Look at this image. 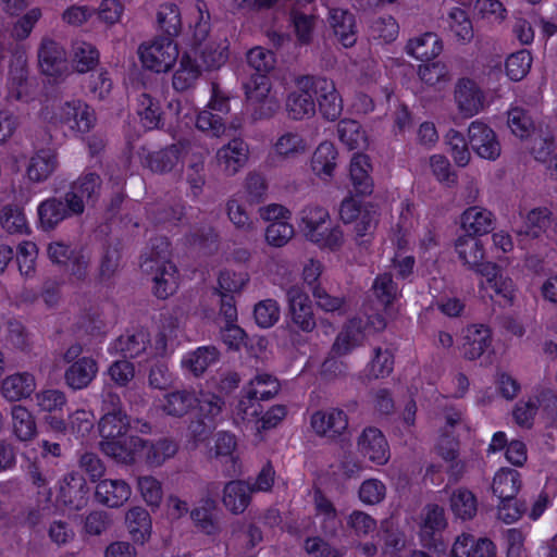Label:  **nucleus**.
<instances>
[{
  "label": "nucleus",
  "instance_id": "nucleus-1",
  "mask_svg": "<svg viewBox=\"0 0 557 557\" xmlns=\"http://www.w3.org/2000/svg\"><path fill=\"white\" fill-rule=\"evenodd\" d=\"M170 243L166 237L150 240L149 251L143 256L141 271L151 276L153 293L160 299L173 295L178 287L177 269L170 261Z\"/></svg>",
  "mask_w": 557,
  "mask_h": 557
},
{
  "label": "nucleus",
  "instance_id": "nucleus-2",
  "mask_svg": "<svg viewBox=\"0 0 557 557\" xmlns=\"http://www.w3.org/2000/svg\"><path fill=\"white\" fill-rule=\"evenodd\" d=\"M245 95L255 120L270 119L280 109V101L271 94V83L267 75H252L245 84Z\"/></svg>",
  "mask_w": 557,
  "mask_h": 557
},
{
  "label": "nucleus",
  "instance_id": "nucleus-3",
  "mask_svg": "<svg viewBox=\"0 0 557 557\" xmlns=\"http://www.w3.org/2000/svg\"><path fill=\"white\" fill-rule=\"evenodd\" d=\"M52 123L73 133H88L96 123L95 110L81 99L64 101L52 116Z\"/></svg>",
  "mask_w": 557,
  "mask_h": 557
},
{
  "label": "nucleus",
  "instance_id": "nucleus-4",
  "mask_svg": "<svg viewBox=\"0 0 557 557\" xmlns=\"http://www.w3.org/2000/svg\"><path fill=\"white\" fill-rule=\"evenodd\" d=\"M138 54L143 66L156 73L168 72L178 58V48L170 37H159L151 42L141 44Z\"/></svg>",
  "mask_w": 557,
  "mask_h": 557
},
{
  "label": "nucleus",
  "instance_id": "nucleus-5",
  "mask_svg": "<svg viewBox=\"0 0 557 557\" xmlns=\"http://www.w3.org/2000/svg\"><path fill=\"white\" fill-rule=\"evenodd\" d=\"M102 411L103 416L99 422L102 441H114L125 435L131 423L127 414L121 409V399L117 394H104Z\"/></svg>",
  "mask_w": 557,
  "mask_h": 557
},
{
  "label": "nucleus",
  "instance_id": "nucleus-6",
  "mask_svg": "<svg viewBox=\"0 0 557 557\" xmlns=\"http://www.w3.org/2000/svg\"><path fill=\"white\" fill-rule=\"evenodd\" d=\"M313 84V76L310 75L296 79V89L289 92L286 99V111L290 119L298 121L314 115Z\"/></svg>",
  "mask_w": 557,
  "mask_h": 557
},
{
  "label": "nucleus",
  "instance_id": "nucleus-7",
  "mask_svg": "<svg viewBox=\"0 0 557 557\" xmlns=\"http://www.w3.org/2000/svg\"><path fill=\"white\" fill-rule=\"evenodd\" d=\"M310 425L318 436L335 441L347 430L348 417L339 408L317 410L310 417Z\"/></svg>",
  "mask_w": 557,
  "mask_h": 557
},
{
  "label": "nucleus",
  "instance_id": "nucleus-8",
  "mask_svg": "<svg viewBox=\"0 0 557 557\" xmlns=\"http://www.w3.org/2000/svg\"><path fill=\"white\" fill-rule=\"evenodd\" d=\"M101 177L95 172H85L75 180L66 193V199L75 214H82L85 202L96 200L100 195Z\"/></svg>",
  "mask_w": 557,
  "mask_h": 557
},
{
  "label": "nucleus",
  "instance_id": "nucleus-9",
  "mask_svg": "<svg viewBox=\"0 0 557 557\" xmlns=\"http://www.w3.org/2000/svg\"><path fill=\"white\" fill-rule=\"evenodd\" d=\"M484 94L471 78H459L454 88V101L458 112L463 117H472L484 107Z\"/></svg>",
  "mask_w": 557,
  "mask_h": 557
},
{
  "label": "nucleus",
  "instance_id": "nucleus-10",
  "mask_svg": "<svg viewBox=\"0 0 557 557\" xmlns=\"http://www.w3.org/2000/svg\"><path fill=\"white\" fill-rule=\"evenodd\" d=\"M249 152L248 144L243 138L236 137L218 149L216 163L224 174L233 176L246 165Z\"/></svg>",
  "mask_w": 557,
  "mask_h": 557
},
{
  "label": "nucleus",
  "instance_id": "nucleus-11",
  "mask_svg": "<svg viewBox=\"0 0 557 557\" xmlns=\"http://www.w3.org/2000/svg\"><path fill=\"white\" fill-rule=\"evenodd\" d=\"M87 493L84 475L77 471H71L60 481L57 499L71 510H79L87 504Z\"/></svg>",
  "mask_w": 557,
  "mask_h": 557
},
{
  "label": "nucleus",
  "instance_id": "nucleus-12",
  "mask_svg": "<svg viewBox=\"0 0 557 557\" xmlns=\"http://www.w3.org/2000/svg\"><path fill=\"white\" fill-rule=\"evenodd\" d=\"M313 94L322 115L330 121L339 117L343 111V100L332 79L313 76Z\"/></svg>",
  "mask_w": 557,
  "mask_h": 557
},
{
  "label": "nucleus",
  "instance_id": "nucleus-13",
  "mask_svg": "<svg viewBox=\"0 0 557 557\" xmlns=\"http://www.w3.org/2000/svg\"><path fill=\"white\" fill-rule=\"evenodd\" d=\"M286 296L293 323L304 332L313 331L317 323L309 296L298 286H292Z\"/></svg>",
  "mask_w": 557,
  "mask_h": 557
},
{
  "label": "nucleus",
  "instance_id": "nucleus-14",
  "mask_svg": "<svg viewBox=\"0 0 557 557\" xmlns=\"http://www.w3.org/2000/svg\"><path fill=\"white\" fill-rule=\"evenodd\" d=\"M469 143L475 153L487 160H496L500 156V145L494 131L480 121H473L468 128Z\"/></svg>",
  "mask_w": 557,
  "mask_h": 557
},
{
  "label": "nucleus",
  "instance_id": "nucleus-15",
  "mask_svg": "<svg viewBox=\"0 0 557 557\" xmlns=\"http://www.w3.org/2000/svg\"><path fill=\"white\" fill-rule=\"evenodd\" d=\"M40 71L51 77L61 76L66 70V52L64 48L50 37H44L38 47Z\"/></svg>",
  "mask_w": 557,
  "mask_h": 557
},
{
  "label": "nucleus",
  "instance_id": "nucleus-16",
  "mask_svg": "<svg viewBox=\"0 0 557 557\" xmlns=\"http://www.w3.org/2000/svg\"><path fill=\"white\" fill-rule=\"evenodd\" d=\"M146 447V441L138 436H126L114 441H101L100 448L109 457L124 465H132Z\"/></svg>",
  "mask_w": 557,
  "mask_h": 557
},
{
  "label": "nucleus",
  "instance_id": "nucleus-17",
  "mask_svg": "<svg viewBox=\"0 0 557 557\" xmlns=\"http://www.w3.org/2000/svg\"><path fill=\"white\" fill-rule=\"evenodd\" d=\"M36 388V377L28 371L14 372L0 381V395L10 403L29 398Z\"/></svg>",
  "mask_w": 557,
  "mask_h": 557
},
{
  "label": "nucleus",
  "instance_id": "nucleus-18",
  "mask_svg": "<svg viewBox=\"0 0 557 557\" xmlns=\"http://www.w3.org/2000/svg\"><path fill=\"white\" fill-rule=\"evenodd\" d=\"M480 274L485 277V281L481 282V288L492 290L494 293L490 294L492 299L497 296L504 300L505 305L513 302L516 297L515 284L511 278L499 272L496 263L487 262L480 269Z\"/></svg>",
  "mask_w": 557,
  "mask_h": 557
},
{
  "label": "nucleus",
  "instance_id": "nucleus-19",
  "mask_svg": "<svg viewBox=\"0 0 557 557\" xmlns=\"http://www.w3.org/2000/svg\"><path fill=\"white\" fill-rule=\"evenodd\" d=\"M358 450L370 461L385 465L389 459V447L384 434L376 428H366L358 438Z\"/></svg>",
  "mask_w": 557,
  "mask_h": 557
},
{
  "label": "nucleus",
  "instance_id": "nucleus-20",
  "mask_svg": "<svg viewBox=\"0 0 557 557\" xmlns=\"http://www.w3.org/2000/svg\"><path fill=\"white\" fill-rule=\"evenodd\" d=\"M190 519L195 528L206 535L218 536L222 531L216 503L210 496L202 497L190 510Z\"/></svg>",
  "mask_w": 557,
  "mask_h": 557
},
{
  "label": "nucleus",
  "instance_id": "nucleus-21",
  "mask_svg": "<svg viewBox=\"0 0 557 557\" xmlns=\"http://www.w3.org/2000/svg\"><path fill=\"white\" fill-rule=\"evenodd\" d=\"M187 157V165L185 169V180L189 186L193 197L197 198L201 195L206 185L205 161L207 151L196 143H193Z\"/></svg>",
  "mask_w": 557,
  "mask_h": 557
},
{
  "label": "nucleus",
  "instance_id": "nucleus-22",
  "mask_svg": "<svg viewBox=\"0 0 557 557\" xmlns=\"http://www.w3.org/2000/svg\"><path fill=\"white\" fill-rule=\"evenodd\" d=\"M193 143L188 139L180 140L176 144L150 153L148 157L149 168L158 173L171 172L178 164L181 158L189 153Z\"/></svg>",
  "mask_w": 557,
  "mask_h": 557
},
{
  "label": "nucleus",
  "instance_id": "nucleus-23",
  "mask_svg": "<svg viewBox=\"0 0 557 557\" xmlns=\"http://www.w3.org/2000/svg\"><path fill=\"white\" fill-rule=\"evenodd\" d=\"M132 488L129 484L122 479H104L98 482L95 491L96 499L109 507L120 508L131 497Z\"/></svg>",
  "mask_w": 557,
  "mask_h": 557
},
{
  "label": "nucleus",
  "instance_id": "nucleus-24",
  "mask_svg": "<svg viewBox=\"0 0 557 557\" xmlns=\"http://www.w3.org/2000/svg\"><path fill=\"white\" fill-rule=\"evenodd\" d=\"M76 215L70 206V201L64 196V200L61 198H49L40 202L38 206V216L40 225L44 230H53L60 222Z\"/></svg>",
  "mask_w": 557,
  "mask_h": 557
},
{
  "label": "nucleus",
  "instance_id": "nucleus-25",
  "mask_svg": "<svg viewBox=\"0 0 557 557\" xmlns=\"http://www.w3.org/2000/svg\"><path fill=\"white\" fill-rule=\"evenodd\" d=\"M150 343L149 333L146 330H136L117 337L109 346V352L121 355L124 358H136L146 351Z\"/></svg>",
  "mask_w": 557,
  "mask_h": 557
},
{
  "label": "nucleus",
  "instance_id": "nucleus-26",
  "mask_svg": "<svg viewBox=\"0 0 557 557\" xmlns=\"http://www.w3.org/2000/svg\"><path fill=\"white\" fill-rule=\"evenodd\" d=\"M555 225L556 220L548 208H534L527 213L518 235L539 238L547 234Z\"/></svg>",
  "mask_w": 557,
  "mask_h": 557
},
{
  "label": "nucleus",
  "instance_id": "nucleus-27",
  "mask_svg": "<svg viewBox=\"0 0 557 557\" xmlns=\"http://www.w3.org/2000/svg\"><path fill=\"white\" fill-rule=\"evenodd\" d=\"M252 490L247 481H230L223 488L222 503L233 515L243 513L251 502Z\"/></svg>",
  "mask_w": 557,
  "mask_h": 557
},
{
  "label": "nucleus",
  "instance_id": "nucleus-28",
  "mask_svg": "<svg viewBox=\"0 0 557 557\" xmlns=\"http://www.w3.org/2000/svg\"><path fill=\"white\" fill-rule=\"evenodd\" d=\"M364 329L362 319H350L337 335L332 346V352L336 356H344L360 346L364 339Z\"/></svg>",
  "mask_w": 557,
  "mask_h": 557
},
{
  "label": "nucleus",
  "instance_id": "nucleus-29",
  "mask_svg": "<svg viewBox=\"0 0 557 557\" xmlns=\"http://www.w3.org/2000/svg\"><path fill=\"white\" fill-rule=\"evenodd\" d=\"M494 215L482 207H470L461 215V227L469 236H482L494 228Z\"/></svg>",
  "mask_w": 557,
  "mask_h": 557
},
{
  "label": "nucleus",
  "instance_id": "nucleus-30",
  "mask_svg": "<svg viewBox=\"0 0 557 557\" xmlns=\"http://www.w3.org/2000/svg\"><path fill=\"white\" fill-rule=\"evenodd\" d=\"M495 546L488 539L475 540L470 534H461L451 548V557H494Z\"/></svg>",
  "mask_w": 557,
  "mask_h": 557
},
{
  "label": "nucleus",
  "instance_id": "nucleus-31",
  "mask_svg": "<svg viewBox=\"0 0 557 557\" xmlns=\"http://www.w3.org/2000/svg\"><path fill=\"white\" fill-rule=\"evenodd\" d=\"M463 339L462 351L465 358L475 360L490 347L492 342L491 331L483 324H473L466 329Z\"/></svg>",
  "mask_w": 557,
  "mask_h": 557
},
{
  "label": "nucleus",
  "instance_id": "nucleus-32",
  "mask_svg": "<svg viewBox=\"0 0 557 557\" xmlns=\"http://www.w3.org/2000/svg\"><path fill=\"white\" fill-rule=\"evenodd\" d=\"M97 372L98 366L96 360L90 357H82L66 369L64 379L71 388L82 389L91 383Z\"/></svg>",
  "mask_w": 557,
  "mask_h": 557
},
{
  "label": "nucleus",
  "instance_id": "nucleus-33",
  "mask_svg": "<svg viewBox=\"0 0 557 557\" xmlns=\"http://www.w3.org/2000/svg\"><path fill=\"white\" fill-rule=\"evenodd\" d=\"M58 168L55 151L40 149L30 159L26 169L29 181L41 183L47 181Z\"/></svg>",
  "mask_w": 557,
  "mask_h": 557
},
{
  "label": "nucleus",
  "instance_id": "nucleus-34",
  "mask_svg": "<svg viewBox=\"0 0 557 557\" xmlns=\"http://www.w3.org/2000/svg\"><path fill=\"white\" fill-rule=\"evenodd\" d=\"M372 165L367 154L355 153L350 160L349 174L356 194L366 196L373 190V180L370 176Z\"/></svg>",
  "mask_w": 557,
  "mask_h": 557
},
{
  "label": "nucleus",
  "instance_id": "nucleus-35",
  "mask_svg": "<svg viewBox=\"0 0 557 557\" xmlns=\"http://www.w3.org/2000/svg\"><path fill=\"white\" fill-rule=\"evenodd\" d=\"M459 259L480 274V269L487 262H483L484 247L481 240L473 236L463 235L458 237L455 244Z\"/></svg>",
  "mask_w": 557,
  "mask_h": 557
},
{
  "label": "nucleus",
  "instance_id": "nucleus-36",
  "mask_svg": "<svg viewBox=\"0 0 557 557\" xmlns=\"http://www.w3.org/2000/svg\"><path fill=\"white\" fill-rule=\"evenodd\" d=\"M329 22L335 36L344 47H351L356 42V23L352 13L338 8L332 9Z\"/></svg>",
  "mask_w": 557,
  "mask_h": 557
},
{
  "label": "nucleus",
  "instance_id": "nucleus-37",
  "mask_svg": "<svg viewBox=\"0 0 557 557\" xmlns=\"http://www.w3.org/2000/svg\"><path fill=\"white\" fill-rule=\"evenodd\" d=\"M443 50V44L440 37L434 33H425L411 38L407 46L406 52L421 61H429L437 57Z\"/></svg>",
  "mask_w": 557,
  "mask_h": 557
},
{
  "label": "nucleus",
  "instance_id": "nucleus-38",
  "mask_svg": "<svg viewBox=\"0 0 557 557\" xmlns=\"http://www.w3.org/2000/svg\"><path fill=\"white\" fill-rule=\"evenodd\" d=\"M520 487L521 475L517 470L502 468L495 473L492 490L499 499L512 500Z\"/></svg>",
  "mask_w": 557,
  "mask_h": 557
},
{
  "label": "nucleus",
  "instance_id": "nucleus-39",
  "mask_svg": "<svg viewBox=\"0 0 557 557\" xmlns=\"http://www.w3.org/2000/svg\"><path fill=\"white\" fill-rule=\"evenodd\" d=\"M197 396L190 391H175L164 395L159 407L168 416L183 417L196 406Z\"/></svg>",
  "mask_w": 557,
  "mask_h": 557
},
{
  "label": "nucleus",
  "instance_id": "nucleus-40",
  "mask_svg": "<svg viewBox=\"0 0 557 557\" xmlns=\"http://www.w3.org/2000/svg\"><path fill=\"white\" fill-rule=\"evenodd\" d=\"M11 425L14 436L21 442L32 441L37 434L35 418L25 406H12Z\"/></svg>",
  "mask_w": 557,
  "mask_h": 557
},
{
  "label": "nucleus",
  "instance_id": "nucleus-41",
  "mask_svg": "<svg viewBox=\"0 0 557 557\" xmlns=\"http://www.w3.org/2000/svg\"><path fill=\"white\" fill-rule=\"evenodd\" d=\"M330 215L325 208L310 205L300 211L299 227L308 240L317 238L318 233L324 230Z\"/></svg>",
  "mask_w": 557,
  "mask_h": 557
},
{
  "label": "nucleus",
  "instance_id": "nucleus-42",
  "mask_svg": "<svg viewBox=\"0 0 557 557\" xmlns=\"http://www.w3.org/2000/svg\"><path fill=\"white\" fill-rule=\"evenodd\" d=\"M313 505L317 517H322V532L325 535L334 536L339 525L337 510L334 504L320 490H318L313 495Z\"/></svg>",
  "mask_w": 557,
  "mask_h": 557
},
{
  "label": "nucleus",
  "instance_id": "nucleus-43",
  "mask_svg": "<svg viewBox=\"0 0 557 557\" xmlns=\"http://www.w3.org/2000/svg\"><path fill=\"white\" fill-rule=\"evenodd\" d=\"M125 522L132 539L144 544L151 533V518L149 512L140 506L132 507L125 516Z\"/></svg>",
  "mask_w": 557,
  "mask_h": 557
},
{
  "label": "nucleus",
  "instance_id": "nucleus-44",
  "mask_svg": "<svg viewBox=\"0 0 557 557\" xmlns=\"http://www.w3.org/2000/svg\"><path fill=\"white\" fill-rule=\"evenodd\" d=\"M337 150L330 141L321 143L315 149L311 168L320 177H331L336 168Z\"/></svg>",
  "mask_w": 557,
  "mask_h": 557
},
{
  "label": "nucleus",
  "instance_id": "nucleus-45",
  "mask_svg": "<svg viewBox=\"0 0 557 557\" xmlns=\"http://www.w3.org/2000/svg\"><path fill=\"white\" fill-rule=\"evenodd\" d=\"M178 319L172 313H163L160 319L159 332L154 339L158 355H165L174 345L178 334Z\"/></svg>",
  "mask_w": 557,
  "mask_h": 557
},
{
  "label": "nucleus",
  "instance_id": "nucleus-46",
  "mask_svg": "<svg viewBox=\"0 0 557 557\" xmlns=\"http://www.w3.org/2000/svg\"><path fill=\"white\" fill-rule=\"evenodd\" d=\"M219 358V351L213 346H203L195 351L187 354L182 363L196 376L202 374L211 364L215 363Z\"/></svg>",
  "mask_w": 557,
  "mask_h": 557
},
{
  "label": "nucleus",
  "instance_id": "nucleus-47",
  "mask_svg": "<svg viewBox=\"0 0 557 557\" xmlns=\"http://www.w3.org/2000/svg\"><path fill=\"white\" fill-rule=\"evenodd\" d=\"M200 67L189 55L184 54L180 61V67L175 71L172 85L177 91L191 88L200 76Z\"/></svg>",
  "mask_w": 557,
  "mask_h": 557
},
{
  "label": "nucleus",
  "instance_id": "nucleus-48",
  "mask_svg": "<svg viewBox=\"0 0 557 557\" xmlns=\"http://www.w3.org/2000/svg\"><path fill=\"white\" fill-rule=\"evenodd\" d=\"M199 414L203 419L205 428L211 430L222 417L224 401L221 397L211 393H202L197 397Z\"/></svg>",
  "mask_w": 557,
  "mask_h": 557
},
{
  "label": "nucleus",
  "instance_id": "nucleus-49",
  "mask_svg": "<svg viewBox=\"0 0 557 557\" xmlns=\"http://www.w3.org/2000/svg\"><path fill=\"white\" fill-rule=\"evenodd\" d=\"M339 140L350 150L361 149L367 146V135L359 122L345 119L337 124Z\"/></svg>",
  "mask_w": 557,
  "mask_h": 557
},
{
  "label": "nucleus",
  "instance_id": "nucleus-50",
  "mask_svg": "<svg viewBox=\"0 0 557 557\" xmlns=\"http://www.w3.org/2000/svg\"><path fill=\"white\" fill-rule=\"evenodd\" d=\"M244 389L257 401L269 400L278 393L280 383L277 379L271 374L259 373L250 380L249 384Z\"/></svg>",
  "mask_w": 557,
  "mask_h": 557
},
{
  "label": "nucleus",
  "instance_id": "nucleus-51",
  "mask_svg": "<svg viewBox=\"0 0 557 557\" xmlns=\"http://www.w3.org/2000/svg\"><path fill=\"white\" fill-rule=\"evenodd\" d=\"M307 145L302 136L296 132H285L273 145L275 154L283 159H293L304 153Z\"/></svg>",
  "mask_w": 557,
  "mask_h": 557
},
{
  "label": "nucleus",
  "instance_id": "nucleus-52",
  "mask_svg": "<svg viewBox=\"0 0 557 557\" xmlns=\"http://www.w3.org/2000/svg\"><path fill=\"white\" fill-rule=\"evenodd\" d=\"M137 114L145 129H154L161 125L159 102L150 95L143 92L137 99Z\"/></svg>",
  "mask_w": 557,
  "mask_h": 557
},
{
  "label": "nucleus",
  "instance_id": "nucleus-53",
  "mask_svg": "<svg viewBox=\"0 0 557 557\" xmlns=\"http://www.w3.org/2000/svg\"><path fill=\"white\" fill-rule=\"evenodd\" d=\"M450 508L457 518L462 520L472 519L478 509L476 498L471 491L458 488L450 497Z\"/></svg>",
  "mask_w": 557,
  "mask_h": 557
},
{
  "label": "nucleus",
  "instance_id": "nucleus-54",
  "mask_svg": "<svg viewBox=\"0 0 557 557\" xmlns=\"http://www.w3.org/2000/svg\"><path fill=\"white\" fill-rule=\"evenodd\" d=\"M146 461L150 466L159 467L166 459L172 458L178 449L177 444L169 438H161L154 443L146 442Z\"/></svg>",
  "mask_w": 557,
  "mask_h": 557
},
{
  "label": "nucleus",
  "instance_id": "nucleus-55",
  "mask_svg": "<svg viewBox=\"0 0 557 557\" xmlns=\"http://www.w3.org/2000/svg\"><path fill=\"white\" fill-rule=\"evenodd\" d=\"M74 66L79 73H87L94 70L99 63L98 49L86 41H78L74 45Z\"/></svg>",
  "mask_w": 557,
  "mask_h": 557
},
{
  "label": "nucleus",
  "instance_id": "nucleus-56",
  "mask_svg": "<svg viewBox=\"0 0 557 557\" xmlns=\"http://www.w3.org/2000/svg\"><path fill=\"white\" fill-rule=\"evenodd\" d=\"M244 395L233 410V420L236 424L257 423L261 413L260 404L244 389Z\"/></svg>",
  "mask_w": 557,
  "mask_h": 557
},
{
  "label": "nucleus",
  "instance_id": "nucleus-57",
  "mask_svg": "<svg viewBox=\"0 0 557 557\" xmlns=\"http://www.w3.org/2000/svg\"><path fill=\"white\" fill-rule=\"evenodd\" d=\"M0 223L9 234H24L28 231L26 216L17 206H4L0 213Z\"/></svg>",
  "mask_w": 557,
  "mask_h": 557
},
{
  "label": "nucleus",
  "instance_id": "nucleus-58",
  "mask_svg": "<svg viewBox=\"0 0 557 557\" xmlns=\"http://www.w3.org/2000/svg\"><path fill=\"white\" fill-rule=\"evenodd\" d=\"M157 22L168 37L176 36L181 29V12L174 3H163L157 12Z\"/></svg>",
  "mask_w": 557,
  "mask_h": 557
},
{
  "label": "nucleus",
  "instance_id": "nucleus-59",
  "mask_svg": "<svg viewBox=\"0 0 557 557\" xmlns=\"http://www.w3.org/2000/svg\"><path fill=\"white\" fill-rule=\"evenodd\" d=\"M372 289L377 300L385 307L392 305L399 296L398 285L393 281L391 273L377 275Z\"/></svg>",
  "mask_w": 557,
  "mask_h": 557
},
{
  "label": "nucleus",
  "instance_id": "nucleus-60",
  "mask_svg": "<svg viewBox=\"0 0 557 557\" xmlns=\"http://www.w3.org/2000/svg\"><path fill=\"white\" fill-rule=\"evenodd\" d=\"M138 491L145 503L152 507L159 508L163 498L162 484L159 480L151 475L139 476L137 480Z\"/></svg>",
  "mask_w": 557,
  "mask_h": 557
},
{
  "label": "nucleus",
  "instance_id": "nucleus-61",
  "mask_svg": "<svg viewBox=\"0 0 557 557\" xmlns=\"http://www.w3.org/2000/svg\"><path fill=\"white\" fill-rule=\"evenodd\" d=\"M446 527L444 509L438 505H429L425 508L423 522L421 524V535L432 537Z\"/></svg>",
  "mask_w": 557,
  "mask_h": 557
},
{
  "label": "nucleus",
  "instance_id": "nucleus-62",
  "mask_svg": "<svg viewBox=\"0 0 557 557\" xmlns=\"http://www.w3.org/2000/svg\"><path fill=\"white\" fill-rule=\"evenodd\" d=\"M245 199L250 205H258L265 200L268 184L263 175L251 172L245 180Z\"/></svg>",
  "mask_w": 557,
  "mask_h": 557
},
{
  "label": "nucleus",
  "instance_id": "nucleus-63",
  "mask_svg": "<svg viewBox=\"0 0 557 557\" xmlns=\"http://www.w3.org/2000/svg\"><path fill=\"white\" fill-rule=\"evenodd\" d=\"M418 74L429 86L445 85L450 81L447 65L440 61L420 65Z\"/></svg>",
  "mask_w": 557,
  "mask_h": 557
},
{
  "label": "nucleus",
  "instance_id": "nucleus-64",
  "mask_svg": "<svg viewBox=\"0 0 557 557\" xmlns=\"http://www.w3.org/2000/svg\"><path fill=\"white\" fill-rule=\"evenodd\" d=\"M35 401L39 411L57 412L66 405V396L62 391L48 388L36 393Z\"/></svg>",
  "mask_w": 557,
  "mask_h": 557
}]
</instances>
